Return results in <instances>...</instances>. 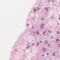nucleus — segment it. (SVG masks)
<instances>
[{
	"mask_svg": "<svg viewBox=\"0 0 60 60\" xmlns=\"http://www.w3.org/2000/svg\"><path fill=\"white\" fill-rule=\"evenodd\" d=\"M36 34H39V32L37 31L36 32Z\"/></svg>",
	"mask_w": 60,
	"mask_h": 60,
	"instance_id": "obj_1",
	"label": "nucleus"
},
{
	"mask_svg": "<svg viewBox=\"0 0 60 60\" xmlns=\"http://www.w3.org/2000/svg\"><path fill=\"white\" fill-rule=\"evenodd\" d=\"M43 50L44 51H46V49H45V48H44L43 49Z\"/></svg>",
	"mask_w": 60,
	"mask_h": 60,
	"instance_id": "obj_2",
	"label": "nucleus"
},
{
	"mask_svg": "<svg viewBox=\"0 0 60 60\" xmlns=\"http://www.w3.org/2000/svg\"><path fill=\"white\" fill-rule=\"evenodd\" d=\"M45 33H46V31H45V32L44 33V35H45Z\"/></svg>",
	"mask_w": 60,
	"mask_h": 60,
	"instance_id": "obj_3",
	"label": "nucleus"
},
{
	"mask_svg": "<svg viewBox=\"0 0 60 60\" xmlns=\"http://www.w3.org/2000/svg\"><path fill=\"white\" fill-rule=\"evenodd\" d=\"M57 33L58 34H60L59 32H57Z\"/></svg>",
	"mask_w": 60,
	"mask_h": 60,
	"instance_id": "obj_4",
	"label": "nucleus"
},
{
	"mask_svg": "<svg viewBox=\"0 0 60 60\" xmlns=\"http://www.w3.org/2000/svg\"><path fill=\"white\" fill-rule=\"evenodd\" d=\"M39 43H37V45H38V46H39Z\"/></svg>",
	"mask_w": 60,
	"mask_h": 60,
	"instance_id": "obj_5",
	"label": "nucleus"
},
{
	"mask_svg": "<svg viewBox=\"0 0 60 60\" xmlns=\"http://www.w3.org/2000/svg\"><path fill=\"white\" fill-rule=\"evenodd\" d=\"M34 11H36V9H34Z\"/></svg>",
	"mask_w": 60,
	"mask_h": 60,
	"instance_id": "obj_6",
	"label": "nucleus"
},
{
	"mask_svg": "<svg viewBox=\"0 0 60 60\" xmlns=\"http://www.w3.org/2000/svg\"><path fill=\"white\" fill-rule=\"evenodd\" d=\"M48 47H49L50 46V45H49V44L48 45Z\"/></svg>",
	"mask_w": 60,
	"mask_h": 60,
	"instance_id": "obj_7",
	"label": "nucleus"
},
{
	"mask_svg": "<svg viewBox=\"0 0 60 60\" xmlns=\"http://www.w3.org/2000/svg\"><path fill=\"white\" fill-rule=\"evenodd\" d=\"M30 46L29 45L28 46V48H30Z\"/></svg>",
	"mask_w": 60,
	"mask_h": 60,
	"instance_id": "obj_8",
	"label": "nucleus"
},
{
	"mask_svg": "<svg viewBox=\"0 0 60 60\" xmlns=\"http://www.w3.org/2000/svg\"><path fill=\"white\" fill-rule=\"evenodd\" d=\"M58 47H60V44L58 45Z\"/></svg>",
	"mask_w": 60,
	"mask_h": 60,
	"instance_id": "obj_9",
	"label": "nucleus"
},
{
	"mask_svg": "<svg viewBox=\"0 0 60 60\" xmlns=\"http://www.w3.org/2000/svg\"><path fill=\"white\" fill-rule=\"evenodd\" d=\"M55 53H53V56H54L55 55Z\"/></svg>",
	"mask_w": 60,
	"mask_h": 60,
	"instance_id": "obj_10",
	"label": "nucleus"
},
{
	"mask_svg": "<svg viewBox=\"0 0 60 60\" xmlns=\"http://www.w3.org/2000/svg\"><path fill=\"white\" fill-rule=\"evenodd\" d=\"M39 8H37V11H38V10H39Z\"/></svg>",
	"mask_w": 60,
	"mask_h": 60,
	"instance_id": "obj_11",
	"label": "nucleus"
},
{
	"mask_svg": "<svg viewBox=\"0 0 60 60\" xmlns=\"http://www.w3.org/2000/svg\"><path fill=\"white\" fill-rule=\"evenodd\" d=\"M41 29H43V27H41Z\"/></svg>",
	"mask_w": 60,
	"mask_h": 60,
	"instance_id": "obj_12",
	"label": "nucleus"
},
{
	"mask_svg": "<svg viewBox=\"0 0 60 60\" xmlns=\"http://www.w3.org/2000/svg\"><path fill=\"white\" fill-rule=\"evenodd\" d=\"M42 26H44V24H42Z\"/></svg>",
	"mask_w": 60,
	"mask_h": 60,
	"instance_id": "obj_13",
	"label": "nucleus"
},
{
	"mask_svg": "<svg viewBox=\"0 0 60 60\" xmlns=\"http://www.w3.org/2000/svg\"><path fill=\"white\" fill-rule=\"evenodd\" d=\"M56 41H59V40H58V39L56 40Z\"/></svg>",
	"mask_w": 60,
	"mask_h": 60,
	"instance_id": "obj_14",
	"label": "nucleus"
},
{
	"mask_svg": "<svg viewBox=\"0 0 60 60\" xmlns=\"http://www.w3.org/2000/svg\"><path fill=\"white\" fill-rule=\"evenodd\" d=\"M47 55H49V53H47Z\"/></svg>",
	"mask_w": 60,
	"mask_h": 60,
	"instance_id": "obj_15",
	"label": "nucleus"
},
{
	"mask_svg": "<svg viewBox=\"0 0 60 60\" xmlns=\"http://www.w3.org/2000/svg\"><path fill=\"white\" fill-rule=\"evenodd\" d=\"M45 9H46V10H48V9L47 8H46Z\"/></svg>",
	"mask_w": 60,
	"mask_h": 60,
	"instance_id": "obj_16",
	"label": "nucleus"
},
{
	"mask_svg": "<svg viewBox=\"0 0 60 60\" xmlns=\"http://www.w3.org/2000/svg\"><path fill=\"white\" fill-rule=\"evenodd\" d=\"M49 2H50V0H49Z\"/></svg>",
	"mask_w": 60,
	"mask_h": 60,
	"instance_id": "obj_17",
	"label": "nucleus"
},
{
	"mask_svg": "<svg viewBox=\"0 0 60 60\" xmlns=\"http://www.w3.org/2000/svg\"><path fill=\"white\" fill-rule=\"evenodd\" d=\"M52 2L54 3V1H53V0H52Z\"/></svg>",
	"mask_w": 60,
	"mask_h": 60,
	"instance_id": "obj_18",
	"label": "nucleus"
},
{
	"mask_svg": "<svg viewBox=\"0 0 60 60\" xmlns=\"http://www.w3.org/2000/svg\"><path fill=\"white\" fill-rule=\"evenodd\" d=\"M40 43H41V42L40 41Z\"/></svg>",
	"mask_w": 60,
	"mask_h": 60,
	"instance_id": "obj_19",
	"label": "nucleus"
},
{
	"mask_svg": "<svg viewBox=\"0 0 60 60\" xmlns=\"http://www.w3.org/2000/svg\"><path fill=\"white\" fill-rule=\"evenodd\" d=\"M33 45H34V44H33Z\"/></svg>",
	"mask_w": 60,
	"mask_h": 60,
	"instance_id": "obj_20",
	"label": "nucleus"
},
{
	"mask_svg": "<svg viewBox=\"0 0 60 60\" xmlns=\"http://www.w3.org/2000/svg\"><path fill=\"white\" fill-rule=\"evenodd\" d=\"M42 20H43V19H42Z\"/></svg>",
	"mask_w": 60,
	"mask_h": 60,
	"instance_id": "obj_21",
	"label": "nucleus"
},
{
	"mask_svg": "<svg viewBox=\"0 0 60 60\" xmlns=\"http://www.w3.org/2000/svg\"><path fill=\"white\" fill-rule=\"evenodd\" d=\"M42 56H44V55H42Z\"/></svg>",
	"mask_w": 60,
	"mask_h": 60,
	"instance_id": "obj_22",
	"label": "nucleus"
},
{
	"mask_svg": "<svg viewBox=\"0 0 60 60\" xmlns=\"http://www.w3.org/2000/svg\"><path fill=\"white\" fill-rule=\"evenodd\" d=\"M59 19H60V18H59Z\"/></svg>",
	"mask_w": 60,
	"mask_h": 60,
	"instance_id": "obj_23",
	"label": "nucleus"
},
{
	"mask_svg": "<svg viewBox=\"0 0 60 60\" xmlns=\"http://www.w3.org/2000/svg\"><path fill=\"white\" fill-rule=\"evenodd\" d=\"M53 37H52V38H53Z\"/></svg>",
	"mask_w": 60,
	"mask_h": 60,
	"instance_id": "obj_24",
	"label": "nucleus"
},
{
	"mask_svg": "<svg viewBox=\"0 0 60 60\" xmlns=\"http://www.w3.org/2000/svg\"><path fill=\"white\" fill-rule=\"evenodd\" d=\"M58 25H59V24L58 23Z\"/></svg>",
	"mask_w": 60,
	"mask_h": 60,
	"instance_id": "obj_25",
	"label": "nucleus"
},
{
	"mask_svg": "<svg viewBox=\"0 0 60 60\" xmlns=\"http://www.w3.org/2000/svg\"><path fill=\"white\" fill-rule=\"evenodd\" d=\"M49 33H50V32H49Z\"/></svg>",
	"mask_w": 60,
	"mask_h": 60,
	"instance_id": "obj_26",
	"label": "nucleus"
}]
</instances>
